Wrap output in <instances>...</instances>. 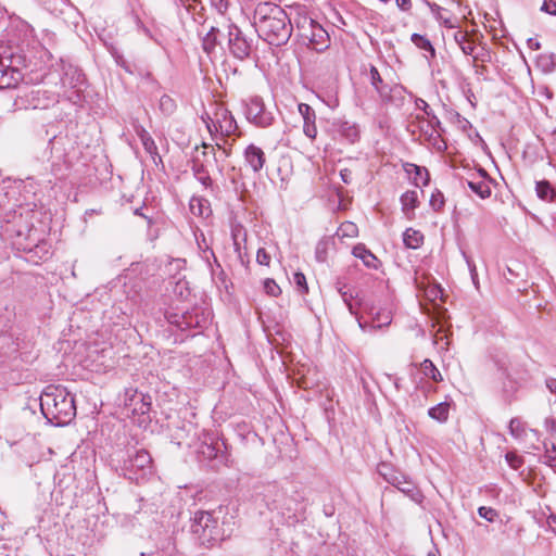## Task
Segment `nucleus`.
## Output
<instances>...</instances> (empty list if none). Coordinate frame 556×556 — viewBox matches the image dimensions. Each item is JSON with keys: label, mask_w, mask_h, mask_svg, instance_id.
Returning a JSON list of instances; mask_svg holds the SVG:
<instances>
[{"label": "nucleus", "mask_w": 556, "mask_h": 556, "mask_svg": "<svg viewBox=\"0 0 556 556\" xmlns=\"http://www.w3.org/2000/svg\"><path fill=\"white\" fill-rule=\"evenodd\" d=\"M253 25L260 38L276 47L286 45L293 30L287 12L273 2H260L255 7Z\"/></svg>", "instance_id": "nucleus-1"}, {"label": "nucleus", "mask_w": 556, "mask_h": 556, "mask_svg": "<svg viewBox=\"0 0 556 556\" xmlns=\"http://www.w3.org/2000/svg\"><path fill=\"white\" fill-rule=\"evenodd\" d=\"M40 409L53 426H65L76 416L74 395L61 384H49L40 394Z\"/></svg>", "instance_id": "nucleus-2"}, {"label": "nucleus", "mask_w": 556, "mask_h": 556, "mask_svg": "<svg viewBox=\"0 0 556 556\" xmlns=\"http://www.w3.org/2000/svg\"><path fill=\"white\" fill-rule=\"evenodd\" d=\"M190 531L197 542L205 547L213 548L230 536V531L224 528V522L214 511L198 510L190 520Z\"/></svg>", "instance_id": "nucleus-3"}, {"label": "nucleus", "mask_w": 556, "mask_h": 556, "mask_svg": "<svg viewBox=\"0 0 556 556\" xmlns=\"http://www.w3.org/2000/svg\"><path fill=\"white\" fill-rule=\"evenodd\" d=\"M188 428V432L193 431V438L198 439L195 451L200 462H215L216 464H224L226 462V444L219 440L214 433L202 430L198 431V428L191 422L185 425L182 430Z\"/></svg>", "instance_id": "nucleus-4"}, {"label": "nucleus", "mask_w": 556, "mask_h": 556, "mask_svg": "<svg viewBox=\"0 0 556 556\" xmlns=\"http://www.w3.org/2000/svg\"><path fill=\"white\" fill-rule=\"evenodd\" d=\"M25 58L11 47L0 45V89L15 88L23 79Z\"/></svg>", "instance_id": "nucleus-5"}, {"label": "nucleus", "mask_w": 556, "mask_h": 556, "mask_svg": "<svg viewBox=\"0 0 556 556\" xmlns=\"http://www.w3.org/2000/svg\"><path fill=\"white\" fill-rule=\"evenodd\" d=\"M152 458L146 450H128L127 457L124 458L121 470L125 478L130 481L139 482L151 473Z\"/></svg>", "instance_id": "nucleus-6"}, {"label": "nucleus", "mask_w": 556, "mask_h": 556, "mask_svg": "<svg viewBox=\"0 0 556 556\" xmlns=\"http://www.w3.org/2000/svg\"><path fill=\"white\" fill-rule=\"evenodd\" d=\"M296 28L300 30L301 37L307 39L314 50L321 52L329 47L328 33L315 20L302 16L296 21Z\"/></svg>", "instance_id": "nucleus-7"}, {"label": "nucleus", "mask_w": 556, "mask_h": 556, "mask_svg": "<svg viewBox=\"0 0 556 556\" xmlns=\"http://www.w3.org/2000/svg\"><path fill=\"white\" fill-rule=\"evenodd\" d=\"M267 506L271 510H278L282 516L288 518H296L298 513L302 509L301 503L295 498L288 497L276 485H269L266 493Z\"/></svg>", "instance_id": "nucleus-8"}, {"label": "nucleus", "mask_w": 556, "mask_h": 556, "mask_svg": "<svg viewBox=\"0 0 556 556\" xmlns=\"http://www.w3.org/2000/svg\"><path fill=\"white\" fill-rule=\"evenodd\" d=\"M247 119L256 127H268L274 122V115L265 108L261 97L252 96L242 101Z\"/></svg>", "instance_id": "nucleus-9"}, {"label": "nucleus", "mask_w": 556, "mask_h": 556, "mask_svg": "<svg viewBox=\"0 0 556 556\" xmlns=\"http://www.w3.org/2000/svg\"><path fill=\"white\" fill-rule=\"evenodd\" d=\"M227 28L228 50L230 54L240 61L249 59L254 49L253 39L248 38L235 24H229Z\"/></svg>", "instance_id": "nucleus-10"}, {"label": "nucleus", "mask_w": 556, "mask_h": 556, "mask_svg": "<svg viewBox=\"0 0 556 556\" xmlns=\"http://www.w3.org/2000/svg\"><path fill=\"white\" fill-rule=\"evenodd\" d=\"M207 119L206 126L211 134L213 132V128L223 136L235 135L238 130L237 122L231 112L227 109H218L215 113V119H212L210 116H207Z\"/></svg>", "instance_id": "nucleus-11"}, {"label": "nucleus", "mask_w": 556, "mask_h": 556, "mask_svg": "<svg viewBox=\"0 0 556 556\" xmlns=\"http://www.w3.org/2000/svg\"><path fill=\"white\" fill-rule=\"evenodd\" d=\"M124 406L132 415H146L151 409V397L138 392L136 389H127L125 391Z\"/></svg>", "instance_id": "nucleus-12"}, {"label": "nucleus", "mask_w": 556, "mask_h": 556, "mask_svg": "<svg viewBox=\"0 0 556 556\" xmlns=\"http://www.w3.org/2000/svg\"><path fill=\"white\" fill-rule=\"evenodd\" d=\"M27 101L35 110H46L59 102V94L52 90L38 87L29 92Z\"/></svg>", "instance_id": "nucleus-13"}, {"label": "nucleus", "mask_w": 556, "mask_h": 556, "mask_svg": "<svg viewBox=\"0 0 556 556\" xmlns=\"http://www.w3.org/2000/svg\"><path fill=\"white\" fill-rule=\"evenodd\" d=\"M368 314L371 318L370 324L367 321H362L361 318H357L358 326L364 331H366L367 328L376 329L389 326L392 321V312L387 307H377L372 305L369 308Z\"/></svg>", "instance_id": "nucleus-14"}, {"label": "nucleus", "mask_w": 556, "mask_h": 556, "mask_svg": "<svg viewBox=\"0 0 556 556\" xmlns=\"http://www.w3.org/2000/svg\"><path fill=\"white\" fill-rule=\"evenodd\" d=\"M202 147V151H199L198 147L195 148L197 154L192 159L191 169L194 177L207 174V164L211 162V159L216 161L214 148L206 143H203Z\"/></svg>", "instance_id": "nucleus-15"}, {"label": "nucleus", "mask_w": 556, "mask_h": 556, "mask_svg": "<svg viewBox=\"0 0 556 556\" xmlns=\"http://www.w3.org/2000/svg\"><path fill=\"white\" fill-rule=\"evenodd\" d=\"M299 113L303 118V132L309 139H315L317 136V127H316V113L314 109L306 104L300 103L298 105Z\"/></svg>", "instance_id": "nucleus-16"}, {"label": "nucleus", "mask_w": 556, "mask_h": 556, "mask_svg": "<svg viewBox=\"0 0 556 556\" xmlns=\"http://www.w3.org/2000/svg\"><path fill=\"white\" fill-rule=\"evenodd\" d=\"M244 161L254 173H258L265 164V153L255 144H249L244 150Z\"/></svg>", "instance_id": "nucleus-17"}, {"label": "nucleus", "mask_w": 556, "mask_h": 556, "mask_svg": "<svg viewBox=\"0 0 556 556\" xmlns=\"http://www.w3.org/2000/svg\"><path fill=\"white\" fill-rule=\"evenodd\" d=\"M369 78L370 84L382 99V101H389L391 99L390 91L391 89L387 84H384L378 68L374 65H370L369 68Z\"/></svg>", "instance_id": "nucleus-18"}, {"label": "nucleus", "mask_w": 556, "mask_h": 556, "mask_svg": "<svg viewBox=\"0 0 556 556\" xmlns=\"http://www.w3.org/2000/svg\"><path fill=\"white\" fill-rule=\"evenodd\" d=\"M136 132H137L138 137L140 138V141H141L146 152L150 154L153 162L156 163V160L161 161V156L157 152V147H156L153 138L151 137V135L143 127L137 128Z\"/></svg>", "instance_id": "nucleus-19"}, {"label": "nucleus", "mask_w": 556, "mask_h": 556, "mask_svg": "<svg viewBox=\"0 0 556 556\" xmlns=\"http://www.w3.org/2000/svg\"><path fill=\"white\" fill-rule=\"evenodd\" d=\"M338 134L346 139L350 143H354L359 138V130L355 123L348 121H339L336 124Z\"/></svg>", "instance_id": "nucleus-20"}, {"label": "nucleus", "mask_w": 556, "mask_h": 556, "mask_svg": "<svg viewBox=\"0 0 556 556\" xmlns=\"http://www.w3.org/2000/svg\"><path fill=\"white\" fill-rule=\"evenodd\" d=\"M352 253L355 257L361 258L366 267L375 269L378 267V258L366 248L365 244H356L353 248Z\"/></svg>", "instance_id": "nucleus-21"}, {"label": "nucleus", "mask_w": 556, "mask_h": 556, "mask_svg": "<svg viewBox=\"0 0 556 556\" xmlns=\"http://www.w3.org/2000/svg\"><path fill=\"white\" fill-rule=\"evenodd\" d=\"M397 490L417 504H420L424 501L421 491L409 477L402 481V485H400Z\"/></svg>", "instance_id": "nucleus-22"}, {"label": "nucleus", "mask_w": 556, "mask_h": 556, "mask_svg": "<svg viewBox=\"0 0 556 556\" xmlns=\"http://www.w3.org/2000/svg\"><path fill=\"white\" fill-rule=\"evenodd\" d=\"M176 4L184 7L195 22L200 23L203 20L204 7L201 0H176Z\"/></svg>", "instance_id": "nucleus-23"}, {"label": "nucleus", "mask_w": 556, "mask_h": 556, "mask_svg": "<svg viewBox=\"0 0 556 556\" xmlns=\"http://www.w3.org/2000/svg\"><path fill=\"white\" fill-rule=\"evenodd\" d=\"M28 260L34 263H38L39 261H46L51 256L50 245L46 241H41L36 244L34 248H30L27 251Z\"/></svg>", "instance_id": "nucleus-24"}, {"label": "nucleus", "mask_w": 556, "mask_h": 556, "mask_svg": "<svg viewBox=\"0 0 556 556\" xmlns=\"http://www.w3.org/2000/svg\"><path fill=\"white\" fill-rule=\"evenodd\" d=\"M405 172L407 174H414V182L416 186H419V184L426 186L429 182V173L427 168L418 166L416 164L406 163L404 165Z\"/></svg>", "instance_id": "nucleus-25"}, {"label": "nucleus", "mask_w": 556, "mask_h": 556, "mask_svg": "<svg viewBox=\"0 0 556 556\" xmlns=\"http://www.w3.org/2000/svg\"><path fill=\"white\" fill-rule=\"evenodd\" d=\"M454 40L465 55H473L476 46H475V42L469 38V36L466 31H463V30L455 31Z\"/></svg>", "instance_id": "nucleus-26"}, {"label": "nucleus", "mask_w": 556, "mask_h": 556, "mask_svg": "<svg viewBox=\"0 0 556 556\" xmlns=\"http://www.w3.org/2000/svg\"><path fill=\"white\" fill-rule=\"evenodd\" d=\"M415 104L417 109L421 110L426 114L428 127L432 129L441 128V121L424 99L417 98Z\"/></svg>", "instance_id": "nucleus-27"}, {"label": "nucleus", "mask_w": 556, "mask_h": 556, "mask_svg": "<svg viewBox=\"0 0 556 556\" xmlns=\"http://www.w3.org/2000/svg\"><path fill=\"white\" fill-rule=\"evenodd\" d=\"M182 319L185 320L182 325V331L191 328H201L206 321L203 313L200 314L199 309H194L192 312L186 311V316L182 317Z\"/></svg>", "instance_id": "nucleus-28"}, {"label": "nucleus", "mask_w": 556, "mask_h": 556, "mask_svg": "<svg viewBox=\"0 0 556 556\" xmlns=\"http://www.w3.org/2000/svg\"><path fill=\"white\" fill-rule=\"evenodd\" d=\"M467 186L481 199H486L491 195V187L483 178L467 180Z\"/></svg>", "instance_id": "nucleus-29"}, {"label": "nucleus", "mask_w": 556, "mask_h": 556, "mask_svg": "<svg viewBox=\"0 0 556 556\" xmlns=\"http://www.w3.org/2000/svg\"><path fill=\"white\" fill-rule=\"evenodd\" d=\"M403 242L408 249H418L424 243V235L419 230L407 228L403 233Z\"/></svg>", "instance_id": "nucleus-30"}, {"label": "nucleus", "mask_w": 556, "mask_h": 556, "mask_svg": "<svg viewBox=\"0 0 556 556\" xmlns=\"http://www.w3.org/2000/svg\"><path fill=\"white\" fill-rule=\"evenodd\" d=\"M450 403L441 402L428 409V416L439 422H445L448 419Z\"/></svg>", "instance_id": "nucleus-31"}, {"label": "nucleus", "mask_w": 556, "mask_h": 556, "mask_svg": "<svg viewBox=\"0 0 556 556\" xmlns=\"http://www.w3.org/2000/svg\"><path fill=\"white\" fill-rule=\"evenodd\" d=\"M536 195L546 202H553L556 198V191L547 180L538 181L535 185Z\"/></svg>", "instance_id": "nucleus-32"}, {"label": "nucleus", "mask_w": 556, "mask_h": 556, "mask_svg": "<svg viewBox=\"0 0 556 556\" xmlns=\"http://www.w3.org/2000/svg\"><path fill=\"white\" fill-rule=\"evenodd\" d=\"M420 370L426 378H429L434 382L443 380L441 372L429 358H426L420 363Z\"/></svg>", "instance_id": "nucleus-33"}, {"label": "nucleus", "mask_w": 556, "mask_h": 556, "mask_svg": "<svg viewBox=\"0 0 556 556\" xmlns=\"http://www.w3.org/2000/svg\"><path fill=\"white\" fill-rule=\"evenodd\" d=\"M402 210L405 214L414 211L418 204V194L415 190H408L401 197Z\"/></svg>", "instance_id": "nucleus-34"}, {"label": "nucleus", "mask_w": 556, "mask_h": 556, "mask_svg": "<svg viewBox=\"0 0 556 556\" xmlns=\"http://www.w3.org/2000/svg\"><path fill=\"white\" fill-rule=\"evenodd\" d=\"M410 40L418 49L429 52L431 59L435 56V49L427 37L415 33L412 35Z\"/></svg>", "instance_id": "nucleus-35"}, {"label": "nucleus", "mask_w": 556, "mask_h": 556, "mask_svg": "<svg viewBox=\"0 0 556 556\" xmlns=\"http://www.w3.org/2000/svg\"><path fill=\"white\" fill-rule=\"evenodd\" d=\"M440 130H442V128H437V129H432L429 131V130H425L424 134H425V137H426V140L432 144L437 150L439 151H443L446 149V144L444 142H442L441 144V134H440Z\"/></svg>", "instance_id": "nucleus-36"}, {"label": "nucleus", "mask_w": 556, "mask_h": 556, "mask_svg": "<svg viewBox=\"0 0 556 556\" xmlns=\"http://www.w3.org/2000/svg\"><path fill=\"white\" fill-rule=\"evenodd\" d=\"M427 5L430 8L431 12L437 16L438 20H440L444 26L448 28H455V24L452 22L450 17H446L444 13H446V10L442 7L438 5L437 3H430L429 1H426Z\"/></svg>", "instance_id": "nucleus-37"}, {"label": "nucleus", "mask_w": 556, "mask_h": 556, "mask_svg": "<svg viewBox=\"0 0 556 556\" xmlns=\"http://www.w3.org/2000/svg\"><path fill=\"white\" fill-rule=\"evenodd\" d=\"M219 33V29L216 27H212L210 31L204 36L202 41L203 50L206 53H211L216 45H217V34Z\"/></svg>", "instance_id": "nucleus-38"}, {"label": "nucleus", "mask_w": 556, "mask_h": 556, "mask_svg": "<svg viewBox=\"0 0 556 556\" xmlns=\"http://www.w3.org/2000/svg\"><path fill=\"white\" fill-rule=\"evenodd\" d=\"M396 470L391 464L382 462L377 466V472L380 477L383 478L388 483L390 480H393V476L396 475Z\"/></svg>", "instance_id": "nucleus-39"}, {"label": "nucleus", "mask_w": 556, "mask_h": 556, "mask_svg": "<svg viewBox=\"0 0 556 556\" xmlns=\"http://www.w3.org/2000/svg\"><path fill=\"white\" fill-rule=\"evenodd\" d=\"M539 66L542 67L543 72L551 73L555 70V54H542L538 60Z\"/></svg>", "instance_id": "nucleus-40"}, {"label": "nucleus", "mask_w": 556, "mask_h": 556, "mask_svg": "<svg viewBox=\"0 0 556 556\" xmlns=\"http://www.w3.org/2000/svg\"><path fill=\"white\" fill-rule=\"evenodd\" d=\"M185 316H186V311L181 312V313L168 311V312L165 313L166 320L170 325L176 326L181 331H182V325H184V321H185L182 319V317H185Z\"/></svg>", "instance_id": "nucleus-41"}, {"label": "nucleus", "mask_w": 556, "mask_h": 556, "mask_svg": "<svg viewBox=\"0 0 556 556\" xmlns=\"http://www.w3.org/2000/svg\"><path fill=\"white\" fill-rule=\"evenodd\" d=\"M160 109L164 114L170 115L176 110V103L169 96L163 94L160 99Z\"/></svg>", "instance_id": "nucleus-42"}, {"label": "nucleus", "mask_w": 556, "mask_h": 556, "mask_svg": "<svg viewBox=\"0 0 556 556\" xmlns=\"http://www.w3.org/2000/svg\"><path fill=\"white\" fill-rule=\"evenodd\" d=\"M508 429H509V433L517 439L521 438L526 431L525 426L519 418H513L509 421Z\"/></svg>", "instance_id": "nucleus-43"}, {"label": "nucleus", "mask_w": 556, "mask_h": 556, "mask_svg": "<svg viewBox=\"0 0 556 556\" xmlns=\"http://www.w3.org/2000/svg\"><path fill=\"white\" fill-rule=\"evenodd\" d=\"M340 236L341 237H349L353 238L357 236L358 229L357 226L352 222H344L341 224L340 228Z\"/></svg>", "instance_id": "nucleus-44"}, {"label": "nucleus", "mask_w": 556, "mask_h": 556, "mask_svg": "<svg viewBox=\"0 0 556 556\" xmlns=\"http://www.w3.org/2000/svg\"><path fill=\"white\" fill-rule=\"evenodd\" d=\"M478 515L488 520L489 522H494L498 518V513L492 507L481 506L478 508Z\"/></svg>", "instance_id": "nucleus-45"}, {"label": "nucleus", "mask_w": 556, "mask_h": 556, "mask_svg": "<svg viewBox=\"0 0 556 556\" xmlns=\"http://www.w3.org/2000/svg\"><path fill=\"white\" fill-rule=\"evenodd\" d=\"M444 203H445V200H444L443 193L440 190H435L431 194V198H430V205H431V207L434 211L439 212L444 206Z\"/></svg>", "instance_id": "nucleus-46"}, {"label": "nucleus", "mask_w": 556, "mask_h": 556, "mask_svg": "<svg viewBox=\"0 0 556 556\" xmlns=\"http://www.w3.org/2000/svg\"><path fill=\"white\" fill-rule=\"evenodd\" d=\"M110 51L118 66L123 67L128 73H132L130 64L125 60V58L118 52L116 48L112 47Z\"/></svg>", "instance_id": "nucleus-47"}, {"label": "nucleus", "mask_w": 556, "mask_h": 556, "mask_svg": "<svg viewBox=\"0 0 556 556\" xmlns=\"http://www.w3.org/2000/svg\"><path fill=\"white\" fill-rule=\"evenodd\" d=\"M264 290L266 294L270 296H277L280 294L281 289L274 279L267 278L264 281Z\"/></svg>", "instance_id": "nucleus-48"}, {"label": "nucleus", "mask_w": 556, "mask_h": 556, "mask_svg": "<svg viewBox=\"0 0 556 556\" xmlns=\"http://www.w3.org/2000/svg\"><path fill=\"white\" fill-rule=\"evenodd\" d=\"M339 293L341 294V298L345 305L348 306L351 314L356 316V313L354 312L353 303L352 301L355 299V295L350 290H344L343 288L339 289Z\"/></svg>", "instance_id": "nucleus-49"}, {"label": "nucleus", "mask_w": 556, "mask_h": 556, "mask_svg": "<svg viewBox=\"0 0 556 556\" xmlns=\"http://www.w3.org/2000/svg\"><path fill=\"white\" fill-rule=\"evenodd\" d=\"M555 445H552V451L546 447L545 453L542 455V463L556 469V455H554Z\"/></svg>", "instance_id": "nucleus-50"}, {"label": "nucleus", "mask_w": 556, "mask_h": 556, "mask_svg": "<svg viewBox=\"0 0 556 556\" xmlns=\"http://www.w3.org/2000/svg\"><path fill=\"white\" fill-rule=\"evenodd\" d=\"M293 280L301 293L308 292V287H307L306 278H305L304 274L295 273Z\"/></svg>", "instance_id": "nucleus-51"}, {"label": "nucleus", "mask_w": 556, "mask_h": 556, "mask_svg": "<svg viewBox=\"0 0 556 556\" xmlns=\"http://www.w3.org/2000/svg\"><path fill=\"white\" fill-rule=\"evenodd\" d=\"M61 141H62V138H59V137H53L52 139L49 140V148H50L51 154L52 155L55 154V156L58 159L63 156V151L59 148V146L61 144Z\"/></svg>", "instance_id": "nucleus-52"}, {"label": "nucleus", "mask_w": 556, "mask_h": 556, "mask_svg": "<svg viewBox=\"0 0 556 556\" xmlns=\"http://www.w3.org/2000/svg\"><path fill=\"white\" fill-rule=\"evenodd\" d=\"M327 240H320L315 249L316 258L318 262H324L327 254Z\"/></svg>", "instance_id": "nucleus-53"}, {"label": "nucleus", "mask_w": 556, "mask_h": 556, "mask_svg": "<svg viewBox=\"0 0 556 556\" xmlns=\"http://www.w3.org/2000/svg\"><path fill=\"white\" fill-rule=\"evenodd\" d=\"M211 5L220 14H225L230 5V0H210Z\"/></svg>", "instance_id": "nucleus-54"}, {"label": "nucleus", "mask_w": 556, "mask_h": 556, "mask_svg": "<svg viewBox=\"0 0 556 556\" xmlns=\"http://www.w3.org/2000/svg\"><path fill=\"white\" fill-rule=\"evenodd\" d=\"M256 262L260 265L269 266L270 263V255L267 253V251L264 248H260L256 253Z\"/></svg>", "instance_id": "nucleus-55"}, {"label": "nucleus", "mask_w": 556, "mask_h": 556, "mask_svg": "<svg viewBox=\"0 0 556 556\" xmlns=\"http://www.w3.org/2000/svg\"><path fill=\"white\" fill-rule=\"evenodd\" d=\"M541 11L556 16V0H544L541 7Z\"/></svg>", "instance_id": "nucleus-56"}, {"label": "nucleus", "mask_w": 556, "mask_h": 556, "mask_svg": "<svg viewBox=\"0 0 556 556\" xmlns=\"http://www.w3.org/2000/svg\"><path fill=\"white\" fill-rule=\"evenodd\" d=\"M473 62L477 63V61H481L482 63L490 62L491 61V53L490 51L485 50L484 48L478 52L477 54L472 55Z\"/></svg>", "instance_id": "nucleus-57"}, {"label": "nucleus", "mask_w": 556, "mask_h": 556, "mask_svg": "<svg viewBox=\"0 0 556 556\" xmlns=\"http://www.w3.org/2000/svg\"><path fill=\"white\" fill-rule=\"evenodd\" d=\"M407 478L408 477L405 473L401 472L400 470H396V475L393 476V480H390L389 483L397 489L400 485H402V481Z\"/></svg>", "instance_id": "nucleus-58"}, {"label": "nucleus", "mask_w": 556, "mask_h": 556, "mask_svg": "<svg viewBox=\"0 0 556 556\" xmlns=\"http://www.w3.org/2000/svg\"><path fill=\"white\" fill-rule=\"evenodd\" d=\"M340 177L344 184H351L352 181V170L349 168H343L340 170Z\"/></svg>", "instance_id": "nucleus-59"}, {"label": "nucleus", "mask_w": 556, "mask_h": 556, "mask_svg": "<svg viewBox=\"0 0 556 556\" xmlns=\"http://www.w3.org/2000/svg\"><path fill=\"white\" fill-rule=\"evenodd\" d=\"M395 3L399 7V9L404 12H408L412 9L410 0H395Z\"/></svg>", "instance_id": "nucleus-60"}, {"label": "nucleus", "mask_w": 556, "mask_h": 556, "mask_svg": "<svg viewBox=\"0 0 556 556\" xmlns=\"http://www.w3.org/2000/svg\"><path fill=\"white\" fill-rule=\"evenodd\" d=\"M205 188L211 187L212 179L210 173L195 177Z\"/></svg>", "instance_id": "nucleus-61"}, {"label": "nucleus", "mask_w": 556, "mask_h": 556, "mask_svg": "<svg viewBox=\"0 0 556 556\" xmlns=\"http://www.w3.org/2000/svg\"><path fill=\"white\" fill-rule=\"evenodd\" d=\"M527 43L528 47L532 50H539L541 48V43L534 38H529Z\"/></svg>", "instance_id": "nucleus-62"}, {"label": "nucleus", "mask_w": 556, "mask_h": 556, "mask_svg": "<svg viewBox=\"0 0 556 556\" xmlns=\"http://www.w3.org/2000/svg\"><path fill=\"white\" fill-rule=\"evenodd\" d=\"M546 387L548 388V390L552 392V393H555L556 394V379L555 378H549L546 380Z\"/></svg>", "instance_id": "nucleus-63"}, {"label": "nucleus", "mask_w": 556, "mask_h": 556, "mask_svg": "<svg viewBox=\"0 0 556 556\" xmlns=\"http://www.w3.org/2000/svg\"><path fill=\"white\" fill-rule=\"evenodd\" d=\"M548 525H549L551 529L553 530V532L556 533V515H551L548 517Z\"/></svg>", "instance_id": "nucleus-64"}]
</instances>
